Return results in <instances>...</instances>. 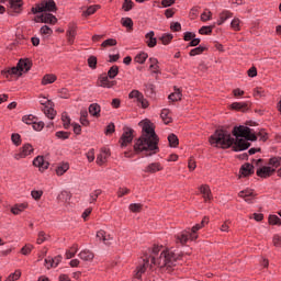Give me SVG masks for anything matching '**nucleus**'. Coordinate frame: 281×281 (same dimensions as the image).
Here are the masks:
<instances>
[{
	"instance_id": "obj_31",
	"label": "nucleus",
	"mask_w": 281,
	"mask_h": 281,
	"mask_svg": "<svg viewBox=\"0 0 281 281\" xmlns=\"http://www.w3.org/2000/svg\"><path fill=\"white\" fill-rule=\"evenodd\" d=\"M43 113L48 117V120H54V117H56V110H54V105H47L44 108Z\"/></svg>"
},
{
	"instance_id": "obj_35",
	"label": "nucleus",
	"mask_w": 281,
	"mask_h": 281,
	"mask_svg": "<svg viewBox=\"0 0 281 281\" xmlns=\"http://www.w3.org/2000/svg\"><path fill=\"white\" fill-rule=\"evenodd\" d=\"M98 10H100V4L90 5L82 12V16H91V14H95Z\"/></svg>"
},
{
	"instance_id": "obj_54",
	"label": "nucleus",
	"mask_w": 281,
	"mask_h": 281,
	"mask_svg": "<svg viewBox=\"0 0 281 281\" xmlns=\"http://www.w3.org/2000/svg\"><path fill=\"white\" fill-rule=\"evenodd\" d=\"M269 225H281V218L278 215H269L268 217Z\"/></svg>"
},
{
	"instance_id": "obj_37",
	"label": "nucleus",
	"mask_w": 281,
	"mask_h": 281,
	"mask_svg": "<svg viewBox=\"0 0 281 281\" xmlns=\"http://www.w3.org/2000/svg\"><path fill=\"white\" fill-rule=\"evenodd\" d=\"M148 59V53H139L135 56L134 60L135 63H138V65H144V63H146V60Z\"/></svg>"
},
{
	"instance_id": "obj_51",
	"label": "nucleus",
	"mask_w": 281,
	"mask_h": 281,
	"mask_svg": "<svg viewBox=\"0 0 281 281\" xmlns=\"http://www.w3.org/2000/svg\"><path fill=\"white\" fill-rule=\"evenodd\" d=\"M256 193H254V190L251 189H246V190H243L238 193V196L240 199H247L249 196H254Z\"/></svg>"
},
{
	"instance_id": "obj_11",
	"label": "nucleus",
	"mask_w": 281,
	"mask_h": 281,
	"mask_svg": "<svg viewBox=\"0 0 281 281\" xmlns=\"http://www.w3.org/2000/svg\"><path fill=\"white\" fill-rule=\"evenodd\" d=\"M34 153V147L32 144L26 143L20 148V153L15 154V159H25V157H30Z\"/></svg>"
},
{
	"instance_id": "obj_18",
	"label": "nucleus",
	"mask_w": 281,
	"mask_h": 281,
	"mask_svg": "<svg viewBox=\"0 0 281 281\" xmlns=\"http://www.w3.org/2000/svg\"><path fill=\"white\" fill-rule=\"evenodd\" d=\"M173 92L168 95V100L171 102H181L183 98V91L181 88H177V86L173 87Z\"/></svg>"
},
{
	"instance_id": "obj_5",
	"label": "nucleus",
	"mask_w": 281,
	"mask_h": 281,
	"mask_svg": "<svg viewBox=\"0 0 281 281\" xmlns=\"http://www.w3.org/2000/svg\"><path fill=\"white\" fill-rule=\"evenodd\" d=\"M35 23H46L48 25H56L58 18L52 13H43L34 19Z\"/></svg>"
},
{
	"instance_id": "obj_10",
	"label": "nucleus",
	"mask_w": 281,
	"mask_h": 281,
	"mask_svg": "<svg viewBox=\"0 0 281 281\" xmlns=\"http://www.w3.org/2000/svg\"><path fill=\"white\" fill-rule=\"evenodd\" d=\"M256 175L257 177H260V179H269V177L276 175V169L269 166H263L257 169Z\"/></svg>"
},
{
	"instance_id": "obj_26",
	"label": "nucleus",
	"mask_w": 281,
	"mask_h": 281,
	"mask_svg": "<svg viewBox=\"0 0 281 281\" xmlns=\"http://www.w3.org/2000/svg\"><path fill=\"white\" fill-rule=\"evenodd\" d=\"M234 16V13L231 11L224 10L220 13V19L217 20V25H223L227 19H232Z\"/></svg>"
},
{
	"instance_id": "obj_21",
	"label": "nucleus",
	"mask_w": 281,
	"mask_h": 281,
	"mask_svg": "<svg viewBox=\"0 0 281 281\" xmlns=\"http://www.w3.org/2000/svg\"><path fill=\"white\" fill-rule=\"evenodd\" d=\"M9 5L15 14L23 12V0H9Z\"/></svg>"
},
{
	"instance_id": "obj_45",
	"label": "nucleus",
	"mask_w": 281,
	"mask_h": 281,
	"mask_svg": "<svg viewBox=\"0 0 281 281\" xmlns=\"http://www.w3.org/2000/svg\"><path fill=\"white\" fill-rule=\"evenodd\" d=\"M58 95L63 100H69V98H71V93H69V89H67V88L59 89L58 90Z\"/></svg>"
},
{
	"instance_id": "obj_28",
	"label": "nucleus",
	"mask_w": 281,
	"mask_h": 281,
	"mask_svg": "<svg viewBox=\"0 0 281 281\" xmlns=\"http://www.w3.org/2000/svg\"><path fill=\"white\" fill-rule=\"evenodd\" d=\"M160 117L164 122V124H172V119L170 116V110L169 109H162L160 113Z\"/></svg>"
},
{
	"instance_id": "obj_44",
	"label": "nucleus",
	"mask_w": 281,
	"mask_h": 281,
	"mask_svg": "<svg viewBox=\"0 0 281 281\" xmlns=\"http://www.w3.org/2000/svg\"><path fill=\"white\" fill-rule=\"evenodd\" d=\"M134 5H135V2H133V0H124L123 4H122V11L131 12V10H133Z\"/></svg>"
},
{
	"instance_id": "obj_39",
	"label": "nucleus",
	"mask_w": 281,
	"mask_h": 281,
	"mask_svg": "<svg viewBox=\"0 0 281 281\" xmlns=\"http://www.w3.org/2000/svg\"><path fill=\"white\" fill-rule=\"evenodd\" d=\"M76 254H78V244H74L69 250L66 251V258L67 260H70V258H75Z\"/></svg>"
},
{
	"instance_id": "obj_19",
	"label": "nucleus",
	"mask_w": 281,
	"mask_h": 281,
	"mask_svg": "<svg viewBox=\"0 0 281 281\" xmlns=\"http://www.w3.org/2000/svg\"><path fill=\"white\" fill-rule=\"evenodd\" d=\"M44 12H57L58 7L54 0H42Z\"/></svg>"
},
{
	"instance_id": "obj_22",
	"label": "nucleus",
	"mask_w": 281,
	"mask_h": 281,
	"mask_svg": "<svg viewBox=\"0 0 281 281\" xmlns=\"http://www.w3.org/2000/svg\"><path fill=\"white\" fill-rule=\"evenodd\" d=\"M161 170H164L161 162H151L145 168L144 172L155 175V172H161Z\"/></svg>"
},
{
	"instance_id": "obj_64",
	"label": "nucleus",
	"mask_w": 281,
	"mask_h": 281,
	"mask_svg": "<svg viewBox=\"0 0 281 281\" xmlns=\"http://www.w3.org/2000/svg\"><path fill=\"white\" fill-rule=\"evenodd\" d=\"M272 243L274 247H281V235L279 234L273 235Z\"/></svg>"
},
{
	"instance_id": "obj_58",
	"label": "nucleus",
	"mask_w": 281,
	"mask_h": 281,
	"mask_svg": "<svg viewBox=\"0 0 281 281\" xmlns=\"http://www.w3.org/2000/svg\"><path fill=\"white\" fill-rule=\"evenodd\" d=\"M71 132L59 131L56 132L55 137L58 139H69Z\"/></svg>"
},
{
	"instance_id": "obj_7",
	"label": "nucleus",
	"mask_w": 281,
	"mask_h": 281,
	"mask_svg": "<svg viewBox=\"0 0 281 281\" xmlns=\"http://www.w3.org/2000/svg\"><path fill=\"white\" fill-rule=\"evenodd\" d=\"M234 146H233V150L234 153H240L243 150H247L248 148H250L251 143L247 142L245 138H234Z\"/></svg>"
},
{
	"instance_id": "obj_15",
	"label": "nucleus",
	"mask_w": 281,
	"mask_h": 281,
	"mask_svg": "<svg viewBox=\"0 0 281 281\" xmlns=\"http://www.w3.org/2000/svg\"><path fill=\"white\" fill-rule=\"evenodd\" d=\"M33 166H35V168H40L41 172H44V170L49 168V162L45 160L44 156H37L33 160Z\"/></svg>"
},
{
	"instance_id": "obj_62",
	"label": "nucleus",
	"mask_w": 281,
	"mask_h": 281,
	"mask_svg": "<svg viewBox=\"0 0 281 281\" xmlns=\"http://www.w3.org/2000/svg\"><path fill=\"white\" fill-rule=\"evenodd\" d=\"M100 194H102V190H100V189L94 190L90 194V203H95V201H98V196H100Z\"/></svg>"
},
{
	"instance_id": "obj_29",
	"label": "nucleus",
	"mask_w": 281,
	"mask_h": 281,
	"mask_svg": "<svg viewBox=\"0 0 281 281\" xmlns=\"http://www.w3.org/2000/svg\"><path fill=\"white\" fill-rule=\"evenodd\" d=\"M80 260H85L86 262H89V260H93L95 258V255L91 252L90 250H82L79 252Z\"/></svg>"
},
{
	"instance_id": "obj_53",
	"label": "nucleus",
	"mask_w": 281,
	"mask_h": 281,
	"mask_svg": "<svg viewBox=\"0 0 281 281\" xmlns=\"http://www.w3.org/2000/svg\"><path fill=\"white\" fill-rule=\"evenodd\" d=\"M115 45H117V40L108 38L102 42L101 47H115Z\"/></svg>"
},
{
	"instance_id": "obj_38",
	"label": "nucleus",
	"mask_w": 281,
	"mask_h": 281,
	"mask_svg": "<svg viewBox=\"0 0 281 281\" xmlns=\"http://www.w3.org/2000/svg\"><path fill=\"white\" fill-rule=\"evenodd\" d=\"M203 52H207V47L205 46H198L195 48H192L189 53V56H201Z\"/></svg>"
},
{
	"instance_id": "obj_40",
	"label": "nucleus",
	"mask_w": 281,
	"mask_h": 281,
	"mask_svg": "<svg viewBox=\"0 0 281 281\" xmlns=\"http://www.w3.org/2000/svg\"><path fill=\"white\" fill-rule=\"evenodd\" d=\"M67 170H69V164L68 162H64L63 165H59L57 168H56V175L57 177H63V175L65 172H67Z\"/></svg>"
},
{
	"instance_id": "obj_52",
	"label": "nucleus",
	"mask_w": 281,
	"mask_h": 281,
	"mask_svg": "<svg viewBox=\"0 0 281 281\" xmlns=\"http://www.w3.org/2000/svg\"><path fill=\"white\" fill-rule=\"evenodd\" d=\"M88 66L90 67V69H98V57L91 55L88 58Z\"/></svg>"
},
{
	"instance_id": "obj_33",
	"label": "nucleus",
	"mask_w": 281,
	"mask_h": 281,
	"mask_svg": "<svg viewBox=\"0 0 281 281\" xmlns=\"http://www.w3.org/2000/svg\"><path fill=\"white\" fill-rule=\"evenodd\" d=\"M29 204L27 203H21V204H15L12 209L11 212L14 215L21 214L24 210H27Z\"/></svg>"
},
{
	"instance_id": "obj_63",
	"label": "nucleus",
	"mask_w": 281,
	"mask_h": 281,
	"mask_svg": "<svg viewBox=\"0 0 281 281\" xmlns=\"http://www.w3.org/2000/svg\"><path fill=\"white\" fill-rule=\"evenodd\" d=\"M113 133H115V123H110L106 127H105V135H113Z\"/></svg>"
},
{
	"instance_id": "obj_17",
	"label": "nucleus",
	"mask_w": 281,
	"mask_h": 281,
	"mask_svg": "<svg viewBox=\"0 0 281 281\" xmlns=\"http://www.w3.org/2000/svg\"><path fill=\"white\" fill-rule=\"evenodd\" d=\"M111 157V149L103 148L101 153L97 156L98 166H104L106 160Z\"/></svg>"
},
{
	"instance_id": "obj_20",
	"label": "nucleus",
	"mask_w": 281,
	"mask_h": 281,
	"mask_svg": "<svg viewBox=\"0 0 281 281\" xmlns=\"http://www.w3.org/2000/svg\"><path fill=\"white\" fill-rule=\"evenodd\" d=\"M239 172L243 177H251L255 172V167L252 164L246 162L240 167Z\"/></svg>"
},
{
	"instance_id": "obj_4",
	"label": "nucleus",
	"mask_w": 281,
	"mask_h": 281,
	"mask_svg": "<svg viewBox=\"0 0 281 281\" xmlns=\"http://www.w3.org/2000/svg\"><path fill=\"white\" fill-rule=\"evenodd\" d=\"M133 139H135V130L128 126L123 127V134L119 139L121 148H126L128 144H133Z\"/></svg>"
},
{
	"instance_id": "obj_14",
	"label": "nucleus",
	"mask_w": 281,
	"mask_h": 281,
	"mask_svg": "<svg viewBox=\"0 0 281 281\" xmlns=\"http://www.w3.org/2000/svg\"><path fill=\"white\" fill-rule=\"evenodd\" d=\"M1 76L7 78V80H12V76H23V72L21 71V68L19 67V64H16V67H12L8 70H2Z\"/></svg>"
},
{
	"instance_id": "obj_6",
	"label": "nucleus",
	"mask_w": 281,
	"mask_h": 281,
	"mask_svg": "<svg viewBox=\"0 0 281 281\" xmlns=\"http://www.w3.org/2000/svg\"><path fill=\"white\" fill-rule=\"evenodd\" d=\"M115 85H117V81L109 80V77L106 74H102L98 77L97 87H102L103 89H113V87H115Z\"/></svg>"
},
{
	"instance_id": "obj_16",
	"label": "nucleus",
	"mask_w": 281,
	"mask_h": 281,
	"mask_svg": "<svg viewBox=\"0 0 281 281\" xmlns=\"http://www.w3.org/2000/svg\"><path fill=\"white\" fill-rule=\"evenodd\" d=\"M233 136L238 138V137H247V135L250 134V128L244 125L235 126L233 128Z\"/></svg>"
},
{
	"instance_id": "obj_49",
	"label": "nucleus",
	"mask_w": 281,
	"mask_h": 281,
	"mask_svg": "<svg viewBox=\"0 0 281 281\" xmlns=\"http://www.w3.org/2000/svg\"><path fill=\"white\" fill-rule=\"evenodd\" d=\"M143 207L144 205H142V203H132L130 204V212H133L134 214H138L139 212H142Z\"/></svg>"
},
{
	"instance_id": "obj_59",
	"label": "nucleus",
	"mask_w": 281,
	"mask_h": 281,
	"mask_svg": "<svg viewBox=\"0 0 281 281\" xmlns=\"http://www.w3.org/2000/svg\"><path fill=\"white\" fill-rule=\"evenodd\" d=\"M21 278V270H15L4 281H16Z\"/></svg>"
},
{
	"instance_id": "obj_8",
	"label": "nucleus",
	"mask_w": 281,
	"mask_h": 281,
	"mask_svg": "<svg viewBox=\"0 0 281 281\" xmlns=\"http://www.w3.org/2000/svg\"><path fill=\"white\" fill-rule=\"evenodd\" d=\"M231 111H237L239 113H247L251 110V102H233L229 105Z\"/></svg>"
},
{
	"instance_id": "obj_13",
	"label": "nucleus",
	"mask_w": 281,
	"mask_h": 281,
	"mask_svg": "<svg viewBox=\"0 0 281 281\" xmlns=\"http://www.w3.org/2000/svg\"><path fill=\"white\" fill-rule=\"evenodd\" d=\"M200 193L203 195L204 203H210L214 200V195H212V189L207 184H201L199 187Z\"/></svg>"
},
{
	"instance_id": "obj_42",
	"label": "nucleus",
	"mask_w": 281,
	"mask_h": 281,
	"mask_svg": "<svg viewBox=\"0 0 281 281\" xmlns=\"http://www.w3.org/2000/svg\"><path fill=\"white\" fill-rule=\"evenodd\" d=\"M117 74H120V67L117 65L112 66L109 70H108V77L113 80Z\"/></svg>"
},
{
	"instance_id": "obj_3",
	"label": "nucleus",
	"mask_w": 281,
	"mask_h": 281,
	"mask_svg": "<svg viewBox=\"0 0 281 281\" xmlns=\"http://www.w3.org/2000/svg\"><path fill=\"white\" fill-rule=\"evenodd\" d=\"M209 143L211 146H214L216 148H222L223 150H227V148H232L234 146V138L232 137V134L227 132V130H216L213 135L209 137Z\"/></svg>"
},
{
	"instance_id": "obj_30",
	"label": "nucleus",
	"mask_w": 281,
	"mask_h": 281,
	"mask_svg": "<svg viewBox=\"0 0 281 281\" xmlns=\"http://www.w3.org/2000/svg\"><path fill=\"white\" fill-rule=\"evenodd\" d=\"M281 166V157L280 156H273L268 161V167L273 168H280Z\"/></svg>"
},
{
	"instance_id": "obj_23",
	"label": "nucleus",
	"mask_w": 281,
	"mask_h": 281,
	"mask_svg": "<svg viewBox=\"0 0 281 281\" xmlns=\"http://www.w3.org/2000/svg\"><path fill=\"white\" fill-rule=\"evenodd\" d=\"M32 60L30 58H21L18 63V67L20 68V71H30L32 69Z\"/></svg>"
},
{
	"instance_id": "obj_24",
	"label": "nucleus",
	"mask_w": 281,
	"mask_h": 281,
	"mask_svg": "<svg viewBox=\"0 0 281 281\" xmlns=\"http://www.w3.org/2000/svg\"><path fill=\"white\" fill-rule=\"evenodd\" d=\"M190 232L188 231H182L180 234L176 235V243L180 245H187L188 240L190 239Z\"/></svg>"
},
{
	"instance_id": "obj_48",
	"label": "nucleus",
	"mask_w": 281,
	"mask_h": 281,
	"mask_svg": "<svg viewBox=\"0 0 281 281\" xmlns=\"http://www.w3.org/2000/svg\"><path fill=\"white\" fill-rule=\"evenodd\" d=\"M32 249H34V246L32 244H26L21 248L20 254H22V256H30L32 254Z\"/></svg>"
},
{
	"instance_id": "obj_27",
	"label": "nucleus",
	"mask_w": 281,
	"mask_h": 281,
	"mask_svg": "<svg viewBox=\"0 0 281 281\" xmlns=\"http://www.w3.org/2000/svg\"><path fill=\"white\" fill-rule=\"evenodd\" d=\"M88 111L92 117H100V111H102V109L100 108V104L92 103L89 105Z\"/></svg>"
},
{
	"instance_id": "obj_12",
	"label": "nucleus",
	"mask_w": 281,
	"mask_h": 281,
	"mask_svg": "<svg viewBox=\"0 0 281 281\" xmlns=\"http://www.w3.org/2000/svg\"><path fill=\"white\" fill-rule=\"evenodd\" d=\"M149 265H150V258L145 257L143 259V263L139 265L138 267H136V273H135L134 278H136V280H142V276H144V273H146V269H148Z\"/></svg>"
},
{
	"instance_id": "obj_47",
	"label": "nucleus",
	"mask_w": 281,
	"mask_h": 281,
	"mask_svg": "<svg viewBox=\"0 0 281 281\" xmlns=\"http://www.w3.org/2000/svg\"><path fill=\"white\" fill-rule=\"evenodd\" d=\"M36 120H38V117H36L34 114H29V115H24L22 117V122H24V124H34V122H36Z\"/></svg>"
},
{
	"instance_id": "obj_34",
	"label": "nucleus",
	"mask_w": 281,
	"mask_h": 281,
	"mask_svg": "<svg viewBox=\"0 0 281 281\" xmlns=\"http://www.w3.org/2000/svg\"><path fill=\"white\" fill-rule=\"evenodd\" d=\"M57 80L56 75L54 74H47L42 78V85H54V81Z\"/></svg>"
},
{
	"instance_id": "obj_2",
	"label": "nucleus",
	"mask_w": 281,
	"mask_h": 281,
	"mask_svg": "<svg viewBox=\"0 0 281 281\" xmlns=\"http://www.w3.org/2000/svg\"><path fill=\"white\" fill-rule=\"evenodd\" d=\"M149 259L150 267L154 265L167 273H172L175 271L173 267H177V265H183V254H177L172 250L162 251L158 259L150 255Z\"/></svg>"
},
{
	"instance_id": "obj_56",
	"label": "nucleus",
	"mask_w": 281,
	"mask_h": 281,
	"mask_svg": "<svg viewBox=\"0 0 281 281\" xmlns=\"http://www.w3.org/2000/svg\"><path fill=\"white\" fill-rule=\"evenodd\" d=\"M213 30H214V26H212V25H210V26H202L199 30V34L210 36V34H212Z\"/></svg>"
},
{
	"instance_id": "obj_1",
	"label": "nucleus",
	"mask_w": 281,
	"mask_h": 281,
	"mask_svg": "<svg viewBox=\"0 0 281 281\" xmlns=\"http://www.w3.org/2000/svg\"><path fill=\"white\" fill-rule=\"evenodd\" d=\"M138 126H142V134L133 145L135 155H142V153H144V157L157 155L159 153V135L155 132V123L145 119L138 123Z\"/></svg>"
},
{
	"instance_id": "obj_32",
	"label": "nucleus",
	"mask_w": 281,
	"mask_h": 281,
	"mask_svg": "<svg viewBox=\"0 0 281 281\" xmlns=\"http://www.w3.org/2000/svg\"><path fill=\"white\" fill-rule=\"evenodd\" d=\"M168 143L170 148H178L179 147V137L176 134L168 135Z\"/></svg>"
},
{
	"instance_id": "obj_61",
	"label": "nucleus",
	"mask_w": 281,
	"mask_h": 281,
	"mask_svg": "<svg viewBox=\"0 0 281 281\" xmlns=\"http://www.w3.org/2000/svg\"><path fill=\"white\" fill-rule=\"evenodd\" d=\"M31 196L34 199V201H41V198L43 196V190L31 191Z\"/></svg>"
},
{
	"instance_id": "obj_50",
	"label": "nucleus",
	"mask_w": 281,
	"mask_h": 281,
	"mask_svg": "<svg viewBox=\"0 0 281 281\" xmlns=\"http://www.w3.org/2000/svg\"><path fill=\"white\" fill-rule=\"evenodd\" d=\"M63 126L66 131L71 126V119L67 114H61Z\"/></svg>"
},
{
	"instance_id": "obj_46",
	"label": "nucleus",
	"mask_w": 281,
	"mask_h": 281,
	"mask_svg": "<svg viewBox=\"0 0 281 281\" xmlns=\"http://www.w3.org/2000/svg\"><path fill=\"white\" fill-rule=\"evenodd\" d=\"M121 23H122V25H123V27H127V30L130 31V32H132V30H133V19H131V18H123L122 20H121Z\"/></svg>"
},
{
	"instance_id": "obj_36",
	"label": "nucleus",
	"mask_w": 281,
	"mask_h": 281,
	"mask_svg": "<svg viewBox=\"0 0 281 281\" xmlns=\"http://www.w3.org/2000/svg\"><path fill=\"white\" fill-rule=\"evenodd\" d=\"M199 229H203V224H195L191 228L190 240H196V238H199V235L196 234L199 232Z\"/></svg>"
},
{
	"instance_id": "obj_9",
	"label": "nucleus",
	"mask_w": 281,
	"mask_h": 281,
	"mask_svg": "<svg viewBox=\"0 0 281 281\" xmlns=\"http://www.w3.org/2000/svg\"><path fill=\"white\" fill-rule=\"evenodd\" d=\"M77 34H78V24H76L75 22H70L68 24V30L66 32V36L69 45H74V41H76Z\"/></svg>"
},
{
	"instance_id": "obj_43",
	"label": "nucleus",
	"mask_w": 281,
	"mask_h": 281,
	"mask_svg": "<svg viewBox=\"0 0 281 281\" xmlns=\"http://www.w3.org/2000/svg\"><path fill=\"white\" fill-rule=\"evenodd\" d=\"M63 260V256L58 255L55 258H50L49 259V266H46V269H52V267H57L58 265H60Z\"/></svg>"
},
{
	"instance_id": "obj_41",
	"label": "nucleus",
	"mask_w": 281,
	"mask_h": 281,
	"mask_svg": "<svg viewBox=\"0 0 281 281\" xmlns=\"http://www.w3.org/2000/svg\"><path fill=\"white\" fill-rule=\"evenodd\" d=\"M173 38H175V36L172 34L165 33V34L161 35L159 41H161L162 45H170V43H172Z\"/></svg>"
},
{
	"instance_id": "obj_57",
	"label": "nucleus",
	"mask_w": 281,
	"mask_h": 281,
	"mask_svg": "<svg viewBox=\"0 0 281 281\" xmlns=\"http://www.w3.org/2000/svg\"><path fill=\"white\" fill-rule=\"evenodd\" d=\"M31 12L32 14H41V12H44L43 1H41V3H36L35 7H32Z\"/></svg>"
},
{
	"instance_id": "obj_55",
	"label": "nucleus",
	"mask_w": 281,
	"mask_h": 281,
	"mask_svg": "<svg viewBox=\"0 0 281 281\" xmlns=\"http://www.w3.org/2000/svg\"><path fill=\"white\" fill-rule=\"evenodd\" d=\"M80 115V124H82V126H89L90 122L87 120L89 113L87 111H81Z\"/></svg>"
},
{
	"instance_id": "obj_25",
	"label": "nucleus",
	"mask_w": 281,
	"mask_h": 281,
	"mask_svg": "<svg viewBox=\"0 0 281 281\" xmlns=\"http://www.w3.org/2000/svg\"><path fill=\"white\" fill-rule=\"evenodd\" d=\"M146 41V45L149 48L156 47L157 46V37H155V31H149L146 35H145Z\"/></svg>"
},
{
	"instance_id": "obj_60",
	"label": "nucleus",
	"mask_w": 281,
	"mask_h": 281,
	"mask_svg": "<svg viewBox=\"0 0 281 281\" xmlns=\"http://www.w3.org/2000/svg\"><path fill=\"white\" fill-rule=\"evenodd\" d=\"M11 140H12V143L14 144V146H21V134H19V133H13L12 135H11Z\"/></svg>"
}]
</instances>
